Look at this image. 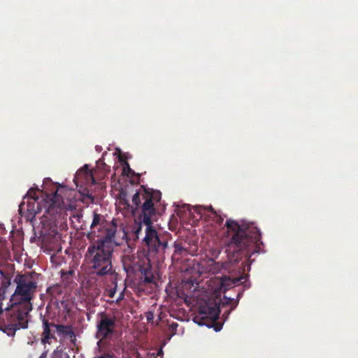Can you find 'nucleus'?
Returning <instances> with one entry per match:
<instances>
[{"instance_id": "1", "label": "nucleus", "mask_w": 358, "mask_h": 358, "mask_svg": "<svg viewBox=\"0 0 358 358\" xmlns=\"http://www.w3.org/2000/svg\"><path fill=\"white\" fill-rule=\"evenodd\" d=\"M118 207L128 220L126 225L122 224L117 231V226L113 221L110 224L106 223L104 217L96 213H94L93 220L90 225V232L88 238L95 236L101 239L90 244L85 253L91 273L99 278L109 276L110 280H116L117 273L112 264L113 253V239L117 234L127 243V248L124 249L122 262L123 268L127 275L134 274V207L129 202V196L126 189L121 187L117 194ZM116 245L121 243L114 240Z\"/></svg>"}, {"instance_id": "2", "label": "nucleus", "mask_w": 358, "mask_h": 358, "mask_svg": "<svg viewBox=\"0 0 358 358\" xmlns=\"http://www.w3.org/2000/svg\"><path fill=\"white\" fill-rule=\"evenodd\" d=\"M13 281L16 288L10 299L11 308L6 317L0 321V327L6 329L10 335H15L16 331L27 328L29 312L32 310L31 301L38 287L34 272L18 273Z\"/></svg>"}, {"instance_id": "3", "label": "nucleus", "mask_w": 358, "mask_h": 358, "mask_svg": "<svg viewBox=\"0 0 358 358\" xmlns=\"http://www.w3.org/2000/svg\"><path fill=\"white\" fill-rule=\"evenodd\" d=\"M229 241L226 252L230 262L238 263L243 258L249 261L252 255L259 252L261 241V233L252 224H241L232 220L225 223Z\"/></svg>"}, {"instance_id": "4", "label": "nucleus", "mask_w": 358, "mask_h": 358, "mask_svg": "<svg viewBox=\"0 0 358 358\" xmlns=\"http://www.w3.org/2000/svg\"><path fill=\"white\" fill-rule=\"evenodd\" d=\"M162 194L159 190L146 188L141 185L136 192V210L141 206V213L138 216L140 223L136 226V240L138 238V234L141 230V226H145V236L143 242L148 247L150 252H157L159 248L164 249L167 246L166 241H162L158 236L156 229L153 226L151 217L155 215V205L159 202Z\"/></svg>"}, {"instance_id": "5", "label": "nucleus", "mask_w": 358, "mask_h": 358, "mask_svg": "<svg viewBox=\"0 0 358 358\" xmlns=\"http://www.w3.org/2000/svg\"><path fill=\"white\" fill-rule=\"evenodd\" d=\"M46 202L48 199L43 189L30 188L19 206V212L31 220L43 210L47 214L54 213L52 208L48 206Z\"/></svg>"}, {"instance_id": "6", "label": "nucleus", "mask_w": 358, "mask_h": 358, "mask_svg": "<svg viewBox=\"0 0 358 358\" xmlns=\"http://www.w3.org/2000/svg\"><path fill=\"white\" fill-rule=\"evenodd\" d=\"M42 187L45 196L48 199V206L52 207L55 211V208L60 207L64 199H69L73 189L53 180H43Z\"/></svg>"}, {"instance_id": "7", "label": "nucleus", "mask_w": 358, "mask_h": 358, "mask_svg": "<svg viewBox=\"0 0 358 358\" xmlns=\"http://www.w3.org/2000/svg\"><path fill=\"white\" fill-rule=\"evenodd\" d=\"M105 152L102 157L96 162L95 167L85 164L76 173L73 179H105L110 173V166L104 162Z\"/></svg>"}, {"instance_id": "8", "label": "nucleus", "mask_w": 358, "mask_h": 358, "mask_svg": "<svg viewBox=\"0 0 358 358\" xmlns=\"http://www.w3.org/2000/svg\"><path fill=\"white\" fill-rule=\"evenodd\" d=\"M220 313V310L217 299H210L205 301L199 307V314L201 321L198 322V323L200 325L209 326L207 320H209L210 324L215 322L219 318Z\"/></svg>"}, {"instance_id": "9", "label": "nucleus", "mask_w": 358, "mask_h": 358, "mask_svg": "<svg viewBox=\"0 0 358 358\" xmlns=\"http://www.w3.org/2000/svg\"><path fill=\"white\" fill-rule=\"evenodd\" d=\"M99 320L96 324V338L101 339H106L111 336L115 332V317L108 314L105 312L99 314Z\"/></svg>"}, {"instance_id": "10", "label": "nucleus", "mask_w": 358, "mask_h": 358, "mask_svg": "<svg viewBox=\"0 0 358 358\" xmlns=\"http://www.w3.org/2000/svg\"><path fill=\"white\" fill-rule=\"evenodd\" d=\"M138 261L135 263L138 264V270L141 273L139 277L141 282L144 283H152L154 282V275L152 271V266L149 258L148 251H138L137 257Z\"/></svg>"}, {"instance_id": "11", "label": "nucleus", "mask_w": 358, "mask_h": 358, "mask_svg": "<svg viewBox=\"0 0 358 358\" xmlns=\"http://www.w3.org/2000/svg\"><path fill=\"white\" fill-rule=\"evenodd\" d=\"M9 266L10 273H5L0 269V303H1V306H3V301L7 300L6 293L11 285L12 273L14 272V265L11 264Z\"/></svg>"}, {"instance_id": "12", "label": "nucleus", "mask_w": 358, "mask_h": 358, "mask_svg": "<svg viewBox=\"0 0 358 358\" xmlns=\"http://www.w3.org/2000/svg\"><path fill=\"white\" fill-rule=\"evenodd\" d=\"M132 173L127 158L121 153L118 155V164L114 166V173L110 179H116V177L129 176Z\"/></svg>"}, {"instance_id": "13", "label": "nucleus", "mask_w": 358, "mask_h": 358, "mask_svg": "<svg viewBox=\"0 0 358 358\" xmlns=\"http://www.w3.org/2000/svg\"><path fill=\"white\" fill-rule=\"evenodd\" d=\"M43 333L41 335V342L43 344H50L51 339L57 340L55 334L56 332V324L50 322L48 320L43 319Z\"/></svg>"}, {"instance_id": "14", "label": "nucleus", "mask_w": 358, "mask_h": 358, "mask_svg": "<svg viewBox=\"0 0 358 358\" xmlns=\"http://www.w3.org/2000/svg\"><path fill=\"white\" fill-rule=\"evenodd\" d=\"M56 332L59 336L69 338L73 343L76 340V336L72 325L56 324Z\"/></svg>"}, {"instance_id": "15", "label": "nucleus", "mask_w": 358, "mask_h": 358, "mask_svg": "<svg viewBox=\"0 0 358 358\" xmlns=\"http://www.w3.org/2000/svg\"><path fill=\"white\" fill-rule=\"evenodd\" d=\"M123 358H134V345L132 342L127 341L123 344L122 347Z\"/></svg>"}, {"instance_id": "16", "label": "nucleus", "mask_w": 358, "mask_h": 358, "mask_svg": "<svg viewBox=\"0 0 358 358\" xmlns=\"http://www.w3.org/2000/svg\"><path fill=\"white\" fill-rule=\"evenodd\" d=\"M10 310V308H8V306H5L3 308V306H1V303H0V321L1 320H3L6 317V314L7 312H8ZM0 330L2 331L3 333L6 334L9 336H13L14 335H10L8 334L7 331H6V329L0 327Z\"/></svg>"}, {"instance_id": "17", "label": "nucleus", "mask_w": 358, "mask_h": 358, "mask_svg": "<svg viewBox=\"0 0 358 358\" xmlns=\"http://www.w3.org/2000/svg\"><path fill=\"white\" fill-rule=\"evenodd\" d=\"M206 211H210L214 215H217L216 211L213 208L212 206H210L208 208H204L202 206H196L195 207V212L197 213L199 215H201V217L203 216V213Z\"/></svg>"}, {"instance_id": "18", "label": "nucleus", "mask_w": 358, "mask_h": 358, "mask_svg": "<svg viewBox=\"0 0 358 358\" xmlns=\"http://www.w3.org/2000/svg\"><path fill=\"white\" fill-rule=\"evenodd\" d=\"M148 330V326L144 322L138 324V326H136V332L138 331L141 335L146 334Z\"/></svg>"}, {"instance_id": "19", "label": "nucleus", "mask_w": 358, "mask_h": 358, "mask_svg": "<svg viewBox=\"0 0 358 358\" xmlns=\"http://www.w3.org/2000/svg\"><path fill=\"white\" fill-rule=\"evenodd\" d=\"M175 252L180 255L185 250L181 243L175 242L174 243Z\"/></svg>"}, {"instance_id": "20", "label": "nucleus", "mask_w": 358, "mask_h": 358, "mask_svg": "<svg viewBox=\"0 0 358 358\" xmlns=\"http://www.w3.org/2000/svg\"><path fill=\"white\" fill-rule=\"evenodd\" d=\"M145 317L148 323L152 322L154 318L153 313L151 312L145 313Z\"/></svg>"}, {"instance_id": "21", "label": "nucleus", "mask_w": 358, "mask_h": 358, "mask_svg": "<svg viewBox=\"0 0 358 358\" xmlns=\"http://www.w3.org/2000/svg\"><path fill=\"white\" fill-rule=\"evenodd\" d=\"M84 196L91 199H93V196L92 195V193H90V191L87 189H84L83 192H80Z\"/></svg>"}, {"instance_id": "22", "label": "nucleus", "mask_w": 358, "mask_h": 358, "mask_svg": "<svg viewBox=\"0 0 358 358\" xmlns=\"http://www.w3.org/2000/svg\"><path fill=\"white\" fill-rule=\"evenodd\" d=\"M57 289V287H48L47 289V293L51 296H52L55 293V292H56Z\"/></svg>"}, {"instance_id": "23", "label": "nucleus", "mask_w": 358, "mask_h": 358, "mask_svg": "<svg viewBox=\"0 0 358 358\" xmlns=\"http://www.w3.org/2000/svg\"><path fill=\"white\" fill-rule=\"evenodd\" d=\"M224 302H223V303H224L226 305H229L233 301V299L231 298L227 297V296L224 297Z\"/></svg>"}, {"instance_id": "24", "label": "nucleus", "mask_w": 358, "mask_h": 358, "mask_svg": "<svg viewBox=\"0 0 358 358\" xmlns=\"http://www.w3.org/2000/svg\"><path fill=\"white\" fill-rule=\"evenodd\" d=\"M108 296H110V298H113L114 296H115V289H110L108 291Z\"/></svg>"}, {"instance_id": "25", "label": "nucleus", "mask_w": 358, "mask_h": 358, "mask_svg": "<svg viewBox=\"0 0 358 358\" xmlns=\"http://www.w3.org/2000/svg\"><path fill=\"white\" fill-rule=\"evenodd\" d=\"M96 358H115V357L113 355L106 354V355H100V356L97 357Z\"/></svg>"}, {"instance_id": "26", "label": "nucleus", "mask_w": 358, "mask_h": 358, "mask_svg": "<svg viewBox=\"0 0 358 358\" xmlns=\"http://www.w3.org/2000/svg\"><path fill=\"white\" fill-rule=\"evenodd\" d=\"M73 273V271H69L68 272H62V277L63 278H65V275H71Z\"/></svg>"}, {"instance_id": "27", "label": "nucleus", "mask_w": 358, "mask_h": 358, "mask_svg": "<svg viewBox=\"0 0 358 358\" xmlns=\"http://www.w3.org/2000/svg\"><path fill=\"white\" fill-rule=\"evenodd\" d=\"M135 357L136 358H144V355L141 352L136 350Z\"/></svg>"}, {"instance_id": "28", "label": "nucleus", "mask_w": 358, "mask_h": 358, "mask_svg": "<svg viewBox=\"0 0 358 358\" xmlns=\"http://www.w3.org/2000/svg\"><path fill=\"white\" fill-rule=\"evenodd\" d=\"M48 352H43L38 358H47Z\"/></svg>"}, {"instance_id": "29", "label": "nucleus", "mask_w": 358, "mask_h": 358, "mask_svg": "<svg viewBox=\"0 0 358 358\" xmlns=\"http://www.w3.org/2000/svg\"><path fill=\"white\" fill-rule=\"evenodd\" d=\"M95 150L96 152H100L102 150V148L100 145H96Z\"/></svg>"}, {"instance_id": "30", "label": "nucleus", "mask_w": 358, "mask_h": 358, "mask_svg": "<svg viewBox=\"0 0 358 358\" xmlns=\"http://www.w3.org/2000/svg\"><path fill=\"white\" fill-rule=\"evenodd\" d=\"M143 355H144V358H148V357L150 355L149 353H146L145 354V351H143Z\"/></svg>"}, {"instance_id": "31", "label": "nucleus", "mask_w": 358, "mask_h": 358, "mask_svg": "<svg viewBox=\"0 0 358 358\" xmlns=\"http://www.w3.org/2000/svg\"><path fill=\"white\" fill-rule=\"evenodd\" d=\"M135 176H136V179H139V178H140V177H141V174H140V173H135Z\"/></svg>"}, {"instance_id": "32", "label": "nucleus", "mask_w": 358, "mask_h": 358, "mask_svg": "<svg viewBox=\"0 0 358 358\" xmlns=\"http://www.w3.org/2000/svg\"><path fill=\"white\" fill-rule=\"evenodd\" d=\"M178 326V324H177V323H173V324H172V327H173V328H174V329H176Z\"/></svg>"}, {"instance_id": "33", "label": "nucleus", "mask_w": 358, "mask_h": 358, "mask_svg": "<svg viewBox=\"0 0 358 358\" xmlns=\"http://www.w3.org/2000/svg\"><path fill=\"white\" fill-rule=\"evenodd\" d=\"M223 221V218H222L221 217H219V220H217V222L219 223H222Z\"/></svg>"}, {"instance_id": "34", "label": "nucleus", "mask_w": 358, "mask_h": 358, "mask_svg": "<svg viewBox=\"0 0 358 358\" xmlns=\"http://www.w3.org/2000/svg\"><path fill=\"white\" fill-rule=\"evenodd\" d=\"M78 181H79V180H73V182L75 183V185H76V187H78Z\"/></svg>"}, {"instance_id": "35", "label": "nucleus", "mask_w": 358, "mask_h": 358, "mask_svg": "<svg viewBox=\"0 0 358 358\" xmlns=\"http://www.w3.org/2000/svg\"><path fill=\"white\" fill-rule=\"evenodd\" d=\"M220 328H221V327H215V329L216 331H217L220 330Z\"/></svg>"}, {"instance_id": "36", "label": "nucleus", "mask_w": 358, "mask_h": 358, "mask_svg": "<svg viewBox=\"0 0 358 358\" xmlns=\"http://www.w3.org/2000/svg\"><path fill=\"white\" fill-rule=\"evenodd\" d=\"M237 304H238V301H236L234 306L233 307H231V309H234L236 308V306H237Z\"/></svg>"}, {"instance_id": "37", "label": "nucleus", "mask_w": 358, "mask_h": 358, "mask_svg": "<svg viewBox=\"0 0 358 358\" xmlns=\"http://www.w3.org/2000/svg\"><path fill=\"white\" fill-rule=\"evenodd\" d=\"M129 182L131 183V185H134V180H129Z\"/></svg>"}, {"instance_id": "38", "label": "nucleus", "mask_w": 358, "mask_h": 358, "mask_svg": "<svg viewBox=\"0 0 358 358\" xmlns=\"http://www.w3.org/2000/svg\"><path fill=\"white\" fill-rule=\"evenodd\" d=\"M92 184H94V185H95V184H97V183H98V182H97V181H96V180H92Z\"/></svg>"}, {"instance_id": "39", "label": "nucleus", "mask_w": 358, "mask_h": 358, "mask_svg": "<svg viewBox=\"0 0 358 358\" xmlns=\"http://www.w3.org/2000/svg\"><path fill=\"white\" fill-rule=\"evenodd\" d=\"M139 317H140V320H143V316L142 315H141L139 316Z\"/></svg>"}, {"instance_id": "40", "label": "nucleus", "mask_w": 358, "mask_h": 358, "mask_svg": "<svg viewBox=\"0 0 358 358\" xmlns=\"http://www.w3.org/2000/svg\"><path fill=\"white\" fill-rule=\"evenodd\" d=\"M131 200H132V202L134 203V195L132 196Z\"/></svg>"}, {"instance_id": "41", "label": "nucleus", "mask_w": 358, "mask_h": 358, "mask_svg": "<svg viewBox=\"0 0 358 358\" xmlns=\"http://www.w3.org/2000/svg\"><path fill=\"white\" fill-rule=\"evenodd\" d=\"M117 182L120 184V187L121 186V183H120V180H117Z\"/></svg>"}, {"instance_id": "42", "label": "nucleus", "mask_w": 358, "mask_h": 358, "mask_svg": "<svg viewBox=\"0 0 358 358\" xmlns=\"http://www.w3.org/2000/svg\"><path fill=\"white\" fill-rule=\"evenodd\" d=\"M44 179L49 180V179H51V178H45Z\"/></svg>"}]
</instances>
